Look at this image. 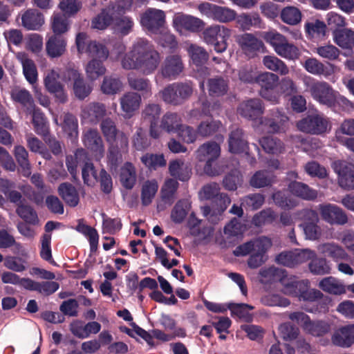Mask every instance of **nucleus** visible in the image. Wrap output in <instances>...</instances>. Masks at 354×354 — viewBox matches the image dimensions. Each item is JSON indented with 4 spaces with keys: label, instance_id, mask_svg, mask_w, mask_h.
Instances as JSON below:
<instances>
[{
    "label": "nucleus",
    "instance_id": "473e14b6",
    "mask_svg": "<svg viewBox=\"0 0 354 354\" xmlns=\"http://www.w3.org/2000/svg\"><path fill=\"white\" fill-rule=\"evenodd\" d=\"M334 42L343 49L353 50L354 48V30L344 28L336 30L333 35Z\"/></svg>",
    "mask_w": 354,
    "mask_h": 354
},
{
    "label": "nucleus",
    "instance_id": "f8f14e48",
    "mask_svg": "<svg viewBox=\"0 0 354 354\" xmlns=\"http://www.w3.org/2000/svg\"><path fill=\"white\" fill-rule=\"evenodd\" d=\"M310 91L312 97L320 104L328 107L335 106L337 102V94L329 84L317 82L311 85Z\"/></svg>",
    "mask_w": 354,
    "mask_h": 354
},
{
    "label": "nucleus",
    "instance_id": "8fccbe9b",
    "mask_svg": "<svg viewBox=\"0 0 354 354\" xmlns=\"http://www.w3.org/2000/svg\"><path fill=\"white\" fill-rule=\"evenodd\" d=\"M222 127L219 120H210L202 121L197 127V133L203 138H209L215 135Z\"/></svg>",
    "mask_w": 354,
    "mask_h": 354
},
{
    "label": "nucleus",
    "instance_id": "864d4df0",
    "mask_svg": "<svg viewBox=\"0 0 354 354\" xmlns=\"http://www.w3.org/2000/svg\"><path fill=\"white\" fill-rule=\"evenodd\" d=\"M158 189V184L156 180L145 181L141 189V201L144 206H148L152 202Z\"/></svg>",
    "mask_w": 354,
    "mask_h": 354
},
{
    "label": "nucleus",
    "instance_id": "e2e57ef3",
    "mask_svg": "<svg viewBox=\"0 0 354 354\" xmlns=\"http://www.w3.org/2000/svg\"><path fill=\"white\" fill-rule=\"evenodd\" d=\"M323 252L335 261L347 260L348 255L339 245L334 243H325L322 246Z\"/></svg>",
    "mask_w": 354,
    "mask_h": 354
},
{
    "label": "nucleus",
    "instance_id": "f03ea898",
    "mask_svg": "<svg viewBox=\"0 0 354 354\" xmlns=\"http://www.w3.org/2000/svg\"><path fill=\"white\" fill-rule=\"evenodd\" d=\"M272 244L270 239L264 236H259L239 245L234 254L236 257L251 254L248 260V266L252 269L257 268L266 261V254Z\"/></svg>",
    "mask_w": 354,
    "mask_h": 354
},
{
    "label": "nucleus",
    "instance_id": "0e129e2a",
    "mask_svg": "<svg viewBox=\"0 0 354 354\" xmlns=\"http://www.w3.org/2000/svg\"><path fill=\"white\" fill-rule=\"evenodd\" d=\"M330 329V324L327 322L322 320L311 321L310 319L305 330L313 336L322 337L328 333Z\"/></svg>",
    "mask_w": 354,
    "mask_h": 354
},
{
    "label": "nucleus",
    "instance_id": "dca6fc26",
    "mask_svg": "<svg viewBox=\"0 0 354 354\" xmlns=\"http://www.w3.org/2000/svg\"><path fill=\"white\" fill-rule=\"evenodd\" d=\"M333 169L338 174L339 186L348 190L354 189V167L345 160H337L333 163Z\"/></svg>",
    "mask_w": 354,
    "mask_h": 354
},
{
    "label": "nucleus",
    "instance_id": "a19ab883",
    "mask_svg": "<svg viewBox=\"0 0 354 354\" xmlns=\"http://www.w3.org/2000/svg\"><path fill=\"white\" fill-rule=\"evenodd\" d=\"M129 85L133 90L139 91L144 97H149L152 95L151 84L149 79L142 77H128Z\"/></svg>",
    "mask_w": 354,
    "mask_h": 354
},
{
    "label": "nucleus",
    "instance_id": "79ce46f5",
    "mask_svg": "<svg viewBox=\"0 0 354 354\" xmlns=\"http://www.w3.org/2000/svg\"><path fill=\"white\" fill-rule=\"evenodd\" d=\"M141 102V96L135 92H128L120 98L121 108L127 114L137 110Z\"/></svg>",
    "mask_w": 354,
    "mask_h": 354
},
{
    "label": "nucleus",
    "instance_id": "6ab92c4d",
    "mask_svg": "<svg viewBox=\"0 0 354 354\" xmlns=\"http://www.w3.org/2000/svg\"><path fill=\"white\" fill-rule=\"evenodd\" d=\"M46 90L53 94L56 102L64 104L68 100V96L64 91L63 84L59 81V75L54 71L49 73L44 78Z\"/></svg>",
    "mask_w": 354,
    "mask_h": 354
},
{
    "label": "nucleus",
    "instance_id": "58836bf2",
    "mask_svg": "<svg viewBox=\"0 0 354 354\" xmlns=\"http://www.w3.org/2000/svg\"><path fill=\"white\" fill-rule=\"evenodd\" d=\"M59 288V284L56 281H46L38 282L30 279L27 290L37 291L39 293L48 296L55 292Z\"/></svg>",
    "mask_w": 354,
    "mask_h": 354
},
{
    "label": "nucleus",
    "instance_id": "f3484780",
    "mask_svg": "<svg viewBox=\"0 0 354 354\" xmlns=\"http://www.w3.org/2000/svg\"><path fill=\"white\" fill-rule=\"evenodd\" d=\"M82 141L96 160H100L104 155V146L102 138L96 129H90L83 136Z\"/></svg>",
    "mask_w": 354,
    "mask_h": 354
},
{
    "label": "nucleus",
    "instance_id": "13d9d810",
    "mask_svg": "<svg viewBox=\"0 0 354 354\" xmlns=\"http://www.w3.org/2000/svg\"><path fill=\"white\" fill-rule=\"evenodd\" d=\"M104 61L92 59L88 62L86 66V73L89 80L92 81L95 80L99 77L105 74L106 69L103 64Z\"/></svg>",
    "mask_w": 354,
    "mask_h": 354
},
{
    "label": "nucleus",
    "instance_id": "39448f33",
    "mask_svg": "<svg viewBox=\"0 0 354 354\" xmlns=\"http://www.w3.org/2000/svg\"><path fill=\"white\" fill-rule=\"evenodd\" d=\"M231 33L230 28L215 24L206 28L202 32V37L207 44L212 46L216 53H221L227 48V40Z\"/></svg>",
    "mask_w": 354,
    "mask_h": 354
},
{
    "label": "nucleus",
    "instance_id": "c756f323",
    "mask_svg": "<svg viewBox=\"0 0 354 354\" xmlns=\"http://www.w3.org/2000/svg\"><path fill=\"white\" fill-rule=\"evenodd\" d=\"M61 127L64 133L72 142L77 139L79 133L78 120L73 114L71 113H64Z\"/></svg>",
    "mask_w": 354,
    "mask_h": 354
},
{
    "label": "nucleus",
    "instance_id": "412c9836",
    "mask_svg": "<svg viewBox=\"0 0 354 354\" xmlns=\"http://www.w3.org/2000/svg\"><path fill=\"white\" fill-rule=\"evenodd\" d=\"M204 197L207 200H213L214 202L219 203V208L218 211L221 213L223 212L227 205L230 203L231 200L226 194L220 193V187L218 184L214 183L204 185L203 187Z\"/></svg>",
    "mask_w": 354,
    "mask_h": 354
},
{
    "label": "nucleus",
    "instance_id": "bf43d9fd",
    "mask_svg": "<svg viewBox=\"0 0 354 354\" xmlns=\"http://www.w3.org/2000/svg\"><path fill=\"white\" fill-rule=\"evenodd\" d=\"M301 12L296 7L286 6L280 12V17L283 22L288 25H297L301 20Z\"/></svg>",
    "mask_w": 354,
    "mask_h": 354
},
{
    "label": "nucleus",
    "instance_id": "338daca9",
    "mask_svg": "<svg viewBox=\"0 0 354 354\" xmlns=\"http://www.w3.org/2000/svg\"><path fill=\"white\" fill-rule=\"evenodd\" d=\"M161 111L162 109L159 104L154 103L148 104L142 110V119L148 123L158 122Z\"/></svg>",
    "mask_w": 354,
    "mask_h": 354
},
{
    "label": "nucleus",
    "instance_id": "9b49d317",
    "mask_svg": "<svg viewBox=\"0 0 354 354\" xmlns=\"http://www.w3.org/2000/svg\"><path fill=\"white\" fill-rule=\"evenodd\" d=\"M100 127L107 143H114L118 140L121 148L127 149L128 147L127 136L117 128L115 121L111 118H106L102 120Z\"/></svg>",
    "mask_w": 354,
    "mask_h": 354
},
{
    "label": "nucleus",
    "instance_id": "4468645a",
    "mask_svg": "<svg viewBox=\"0 0 354 354\" xmlns=\"http://www.w3.org/2000/svg\"><path fill=\"white\" fill-rule=\"evenodd\" d=\"M184 70V64L178 55H167L162 62L160 73L164 79L176 80Z\"/></svg>",
    "mask_w": 354,
    "mask_h": 354
},
{
    "label": "nucleus",
    "instance_id": "5fc2aeb1",
    "mask_svg": "<svg viewBox=\"0 0 354 354\" xmlns=\"http://www.w3.org/2000/svg\"><path fill=\"white\" fill-rule=\"evenodd\" d=\"M263 150L268 153H281L284 150L283 143L278 138L272 136H265L259 140Z\"/></svg>",
    "mask_w": 354,
    "mask_h": 354
},
{
    "label": "nucleus",
    "instance_id": "6e6552de",
    "mask_svg": "<svg viewBox=\"0 0 354 354\" xmlns=\"http://www.w3.org/2000/svg\"><path fill=\"white\" fill-rule=\"evenodd\" d=\"M199 10L207 17L220 23H229L235 20L236 12L228 7L220 6L208 2L201 3Z\"/></svg>",
    "mask_w": 354,
    "mask_h": 354
},
{
    "label": "nucleus",
    "instance_id": "052dcab7",
    "mask_svg": "<svg viewBox=\"0 0 354 354\" xmlns=\"http://www.w3.org/2000/svg\"><path fill=\"white\" fill-rule=\"evenodd\" d=\"M178 183L176 180L170 178L165 181L161 189L162 200L169 205L174 202L175 194L178 188Z\"/></svg>",
    "mask_w": 354,
    "mask_h": 354
},
{
    "label": "nucleus",
    "instance_id": "7c9ffc66",
    "mask_svg": "<svg viewBox=\"0 0 354 354\" xmlns=\"http://www.w3.org/2000/svg\"><path fill=\"white\" fill-rule=\"evenodd\" d=\"M289 191L295 196L307 201H313L317 197V192L311 189L307 184L292 181L288 185Z\"/></svg>",
    "mask_w": 354,
    "mask_h": 354
},
{
    "label": "nucleus",
    "instance_id": "2f4dec72",
    "mask_svg": "<svg viewBox=\"0 0 354 354\" xmlns=\"http://www.w3.org/2000/svg\"><path fill=\"white\" fill-rule=\"evenodd\" d=\"M66 46V41L63 35H52L46 44L48 55L50 57H58L62 55Z\"/></svg>",
    "mask_w": 354,
    "mask_h": 354
},
{
    "label": "nucleus",
    "instance_id": "4be33fe9",
    "mask_svg": "<svg viewBox=\"0 0 354 354\" xmlns=\"http://www.w3.org/2000/svg\"><path fill=\"white\" fill-rule=\"evenodd\" d=\"M238 43L243 53L249 58H253L263 47V43L253 35L245 33L242 35Z\"/></svg>",
    "mask_w": 354,
    "mask_h": 354
},
{
    "label": "nucleus",
    "instance_id": "423d86ee",
    "mask_svg": "<svg viewBox=\"0 0 354 354\" xmlns=\"http://www.w3.org/2000/svg\"><path fill=\"white\" fill-rule=\"evenodd\" d=\"M297 127L302 132L311 135H322L330 129V123L322 114H308L298 121Z\"/></svg>",
    "mask_w": 354,
    "mask_h": 354
},
{
    "label": "nucleus",
    "instance_id": "c85d7f7f",
    "mask_svg": "<svg viewBox=\"0 0 354 354\" xmlns=\"http://www.w3.org/2000/svg\"><path fill=\"white\" fill-rule=\"evenodd\" d=\"M57 192L67 205L75 207L80 202V196L76 188L69 183H62L57 188Z\"/></svg>",
    "mask_w": 354,
    "mask_h": 354
},
{
    "label": "nucleus",
    "instance_id": "1a4fd4ad",
    "mask_svg": "<svg viewBox=\"0 0 354 354\" xmlns=\"http://www.w3.org/2000/svg\"><path fill=\"white\" fill-rule=\"evenodd\" d=\"M165 18L164 11L150 8L141 15L140 22L145 30L151 33L158 34L165 26Z\"/></svg>",
    "mask_w": 354,
    "mask_h": 354
},
{
    "label": "nucleus",
    "instance_id": "e433bc0d",
    "mask_svg": "<svg viewBox=\"0 0 354 354\" xmlns=\"http://www.w3.org/2000/svg\"><path fill=\"white\" fill-rule=\"evenodd\" d=\"M189 53L194 64L201 67V70L205 74H208V68L203 67L209 59V55L206 50L201 46L192 44L189 48Z\"/></svg>",
    "mask_w": 354,
    "mask_h": 354
},
{
    "label": "nucleus",
    "instance_id": "cd10ccee",
    "mask_svg": "<svg viewBox=\"0 0 354 354\" xmlns=\"http://www.w3.org/2000/svg\"><path fill=\"white\" fill-rule=\"evenodd\" d=\"M169 174L183 182L189 180L192 176V168L180 160H174L169 163Z\"/></svg>",
    "mask_w": 354,
    "mask_h": 354
},
{
    "label": "nucleus",
    "instance_id": "aec40b11",
    "mask_svg": "<svg viewBox=\"0 0 354 354\" xmlns=\"http://www.w3.org/2000/svg\"><path fill=\"white\" fill-rule=\"evenodd\" d=\"M264 112V105L259 98H251L243 101L238 107V113L243 118L254 120Z\"/></svg>",
    "mask_w": 354,
    "mask_h": 354
},
{
    "label": "nucleus",
    "instance_id": "ea45409f",
    "mask_svg": "<svg viewBox=\"0 0 354 354\" xmlns=\"http://www.w3.org/2000/svg\"><path fill=\"white\" fill-rule=\"evenodd\" d=\"M207 87L210 96H223L228 91V82L222 77L209 78L207 80Z\"/></svg>",
    "mask_w": 354,
    "mask_h": 354
},
{
    "label": "nucleus",
    "instance_id": "bb28decb",
    "mask_svg": "<svg viewBox=\"0 0 354 354\" xmlns=\"http://www.w3.org/2000/svg\"><path fill=\"white\" fill-rule=\"evenodd\" d=\"M44 24V17L37 9H28L21 16V24L28 30H38Z\"/></svg>",
    "mask_w": 354,
    "mask_h": 354
},
{
    "label": "nucleus",
    "instance_id": "680f3d73",
    "mask_svg": "<svg viewBox=\"0 0 354 354\" xmlns=\"http://www.w3.org/2000/svg\"><path fill=\"white\" fill-rule=\"evenodd\" d=\"M275 52L278 55L289 60L298 59L300 55L299 48L293 44L290 43L287 38Z\"/></svg>",
    "mask_w": 354,
    "mask_h": 354
},
{
    "label": "nucleus",
    "instance_id": "49530a36",
    "mask_svg": "<svg viewBox=\"0 0 354 354\" xmlns=\"http://www.w3.org/2000/svg\"><path fill=\"white\" fill-rule=\"evenodd\" d=\"M181 124L182 119L178 113L167 112L162 118L160 128L168 133H176Z\"/></svg>",
    "mask_w": 354,
    "mask_h": 354
},
{
    "label": "nucleus",
    "instance_id": "72a5a7b5",
    "mask_svg": "<svg viewBox=\"0 0 354 354\" xmlns=\"http://www.w3.org/2000/svg\"><path fill=\"white\" fill-rule=\"evenodd\" d=\"M83 117L92 123H96L102 120L106 113V106L100 102H91L82 111Z\"/></svg>",
    "mask_w": 354,
    "mask_h": 354
},
{
    "label": "nucleus",
    "instance_id": "3c124183",
    "mask_svg": "<svg viewBox=\"0 0 354 354\" xmlns=\"http://www.w3.org/2000/svg\"><path fill=\"white\" fill-rule=\"evenodd\" d=\"M273 174L268 170L256 171L250 180V185L255 188L270 186L273 183Z\"/></svg>",
    "mask_w": 354,
    "mask_h": 354
},
{
    "label": "nucleus",
    "instance_id": "603ef678",
    "mask_svg": "<svg viewBox=\"0 0 354 354\" xmlns=\"http://www.w3.org/2000/svg\"><path fill=\"white\" fill-rule=\"evenodd\" d=\"M17 214L24 221L32 225L39 223V218L37 212L30 205L21 204L16 208Z\"/></svg>",
    "mask_w": 354,
    "mask_h": 354
},
{
    "label": "nucleus",
    "instance_id": "de8ad7c7",
    "mask_svg": "<svg viewBox=\"0 0 354 354\" xmlns=\"http://www.w3.org/2000/svg\"><path fill=\"white\" fill-rule=\"evenodd\" d=\"M319 287L324 292L340 295L346 292L345 287L333 277L324 278L319 281Z\"/></svg>",
    "mask_w": 354,
    "mask_h": 354
},
{
    "label": "nucleus",
    "instance_id": "c03bdc74",
    "mask_svg": "<svg viewBox=\"0 0 354 354\" xmlns=\"http://www.w3.org/2000/svg\"><path fill=\"white\" fill-rule=\"evenodd\" d=\"M100 88L103 93L113 95L121 91L122 82L115 75H106L104 77Z\"/></svg>",
    "mask_w": 354,
    "mask_h": 354
},
{
    "label": "nucleus",
    "instance_id": "f704fd0d",
    "mask_svg": "<svg viewBox=\"0 0 354 354\" xmlns=\"http://www.w3.org/2000/svg\"><path fill=\"white\" fill-rule=\"evenodd\" d=\"M308 280L298 281L295 277H282L280 282L283 286V292L286 295L299 297L303 288H306V283Z\"/></svg>",
    "mask_w": 354,
    "mask_h": 354
},
{
    "label": "nucleus",
    "instance_id": "0eeeda50",
    "mask_svg": "<svg viewBox=\"0 0 354 354\" xmlns=\"http://www.w3.org/2000/svg\"><path fill=\"white\" fill-rule=\"evenodd\" d=\"M289 118L284 111L278 108L272 109L260 118V124L270 133H283L288 127Z\"/></svg>",
    "mask_w": 354,
    "mask_h": 354
},
{
    "label": "nucleus",
    "instance_id": "a18cd8bd",
    "mask_svg": "<svg viewBox=\"0 0 354 354\" xmlns=\"http://www.w3.org/2000/svg\"><path fill=\"white\" fill-rule=\"evenodd\" d=\"M191 208V203L187 199L179 200L171 212V219L176 224L183 223Z\"/></svg>",
    "mask_w": 354,
    "mask_h": 354
},
{
    "label": "nucleus",
    "instance_id": "ddd939ff",
    "mask_svg": "<svg viewBox=\"0 0 354 354\" xmlns=\"http://www.w3.org/2000/svg\"><path fill=\"white\" fill-rule=\"evenodd\" d=\"M314 256L315 252L310 250L286 251L278 254L276 257V261L284 266L294 268L308 261Z\"/></svg>",
    "mask_w": 354,
    "mask_h": 354
},
{
    "label": "nucleus",
    "instance_id": "393cba45",
    "mask_svg": "<svg viewBox=\"0 0 354 354\" xmlns=\"http://www.w3.org/2000/svg\"><path fill=\"white\" fill-rule=\"evenodd\" d=\"M10 97L15 103L21 105L27 114L30 113L36 109L32 95L25 88H16L12 89Z\"/></svg>",
    "mask_w": 354,
    "mask_h": 354
},
{
    "label": "nucleus",
    "instance_id": "20e7f679",
    "mask_svg": "<svg viewBox=\"0 0 354 354\" xmlns=\"http://www.w3.org/2000/svg\"><path fill=\"white\" fill-rule=\"evenodd\" d=\"M193 93V84L191 82H174L168 84L159 92L161 99L174 106L183 104Z\"/></svg>",
    "mask_w": 354,
    "mask_h": 354
},
{
    "label": "nucleus",
    "instance_id": "4c0bfd02",
    "mask_svg": "<svg viewBox=\"0 0 354 354\" xmlns=\"http://www.w3.org/2000/svg\"><path fill=\"white\" fill-rule=\"evenodd\" d=\"M30 114L32 115V122L37 134L43 138L49 134V126L46 118L41 110L36 108Z\"/></svg>",
    "mask_w": 354,
    "mask_h": 354
},
{
    "label": "nucleus",
    "instance_id": "6e6d98bb",
    "mask_svg": "<svg viewBox=\"0 0 354 354\" xmlns=\"http://www.w3.org/2000/svg\"><path fill=\"white\" fill-rule=\"evenodd\" d=\"M263 63L268 69L281 75H287L289 73V69L286 64L276 56H265L263 59Z\"/></svg>",
    "mask_w": 354,
    "mask_h": 354
},
{
    "label": "nucleus",
    "instance_id": "b1692460",
    "mask_svg": "<svg viewBox=\"0 0 354 354\" xmlns=\"http://www.w3.org/2000/svg\"><path fill=\"white\" fill-rule=\"evenodd\" d=\"M332 343L337 346L348 348L354 344V324L342 326L335 331Z\"/></svg>",
    "mask_w": 354,
    "mask_h": 354
},
{
    "label": "nucleus",
    "instance_id": "4d7b16f0",
    "mask_svg": "<svg viewBox=\"0 0 354 354\" xmlns=\"http://www.w3.org/2000/svg\"><path fill=\"white\" fill-rule=\"evenodd\" d=\"M51 28L53 35H62L70 28L68 18L62 13L54 14L52 17Z\"/></svg>",
    "mask_w": 354,
    "mask_h": 354
},
{
    "label": "nucleus",
    "instance_id": "37998d69",
    "mask_svg": "<svg viewBox=\"0 0 354 354\" xmlns=\"http://www.w3.org/2000/svg\"><path fill=\"white\" fill-rule=\"evenodd\" d=\"M120 180L124 187L131 189L136 182V172L135 167L131 162H126L121 168Z\"/></svg>",
    "mask_w": 354,
    "mask_h": 354
},
{
    "label": "nucleus",
    "instance_id": "f257e3e1",
    "mask_svg": "<svg viewBox=\"0 0 354 354\" xmlns=\"http://www.w3.org/2000/svg\"><path fill=\"white\" fill-rule=\"evenodd\" d=\"M160 62V54L151 41L146 38L136 39L120 61L123 69L136 70L144 75L153 74Z\"/></svg>",
    "mask_w": 354,
    "mask_h": 354
},
{
    "label": "nucleus",
    "instance_id": "69168bd1",
    "mask_svg": "<svg viewBox=\"0 0 354 354\" xmlns=\"http://www.w3.org/2000/svg\"><path fill=\"white\" fill-rule=\"evenodd\" d=\"M86 53L93 59L106 60L109 57V51L104 44L96 41H89Z\"/></svg>",
    "mask_w": 354,
    "mask_h": 354
},
{
    "label": "nucleus",
    "instance_id": "774afa93",
    "mask_svg": "<svg viewBox=\"0 0 354 354\" xmlns=\"http://www.w3.org/2000/svg\"><path fill=\"white\" fill-rule=\"evenodd\" d=\"M310 272L314 274L324 275L329 274L330 267L324 258H314L308 264Z\"/></svg>",
    "mask_w": 354,
    "mask_h": 354
},
{
    "label": "nucleus",
    "instance_id": "5701e85b",
    "mask_svg": "<svg viewBox=\"0 0 354 354\" xmlns=\"http://www.w3.org/2000/svg\"><path fill=\"white\" fill-rule=\"evenodd\" d=\"M229 151L239 154L245 152L248 149V142L245 131L241 128L233 129L228 138Z\"/></svg>",
    "mask_w": 354,
    "mask_h": 354
},
{
    "label": "nucleus",
    "instance_id": "9d476101",
    "mask_svg": "<svg viewBox=\"0 0 354 354\" xmlns=\"http://www.w3.org/2000/svg\"><path fill=\"white\" fill-rule=\"evenodd\" d=\"M279 82V77L270 72H265L259 74L254 83H257L260 87V95L273 103L277 102V97L274 91Z\"/></svg>",
    "mask_w": 354,
    "mask_h": 354
},
{
    "label": "nucleus",
    "instance_id": "a878e982",
    "mask_svg": "<svg viewBox=\"0 0 354 354\" xmlns=\"http://www.w3.org/2000/svg\"><path fill=\"white\" fill-rule=\"evenodd\" d=\"M304 66L308 73L315 75L328 77L334 73L333 64L328 62L324 64L316 58H308Z\"/></svg>",
    "mask_w": 354,
    "mask_h": 354
},
{
    "label": "nucleus",
    "instance_id": "a211bd4d",
    "mask_svg": "<svg viewBox=\"0 0 354 354\" xmlns=\"http://www.w3.org/2000/svg\"><path fill=\"white\" fill-rule=\"evenodd\" d=\"M203 25V21L201 19L183 13H177L173 18V26L179 32L184 30L198 32Z\"/></svg>",
    "mask_w": 354,
    "mask_h": 354
},
{
    "label": "nucleus",
    "instance_id": "c9c22d12",
    "mask_svg": "<svg viewBox=\"0 0 354 354\" xmlns=\"http://www.w3.org/2000/svg\"><path fill=\"white\" fill-rule=\"evenodd\" d=\"M114 8H104L92 20L93 28L104 30L115 21Z\"/></svg>",
    "mask_w": 354,
    "mask_h": 354
},
{
    "label": "nucleus",
    "instance_id": "7ed1b4c3",
    "mask_svg": "<svg viewBox=\"0 0 354 354\" xmlns=\"http://www.w3.org/2000/svg\"><path fill=\"white\" fill-rule=\"evenodd\" d=\"M221 153V147L216 142H207L199 147L196 151V158L200 162H206L204 166L205 173L210 176L221 174L222 170L217 164Z\"/></svg>",
    "mask_w": 354,
    "mask_h": 354
},
{
    "label": "nucleus",
    "instance_id": "09e8293b",
    "mask_svg": "<svg viewBox=\"0 0 354 354\" xmlns=\"http://www.w3.org/2000/svg\"><path fill=\"white\" fill-rule=\"evenodd\" d=\"M75 230L88 239L91 251H95L97 248L99 241L97 231L95 228L83 223L82 220H79Z\"/></svg>",
    "mask_w": 354,
    "mask_h": 354
},
{
    "label": "nucleus",
    "instance_id": "2eb2a0df",
    "mask_svg": "<svg viewBox=\"0 0 354 354\" xmlns=\"http://www.w3.org/2000/svg\"><path fill=\"white\" fill-rule=\"evenodd\" d=\"M319 210L322 218L330 225H343L348 222V217L344 210L334 204H320Z\"/></svg>",
    "mask_w": 354,
    "mask_h": 354
}]
</instances>
